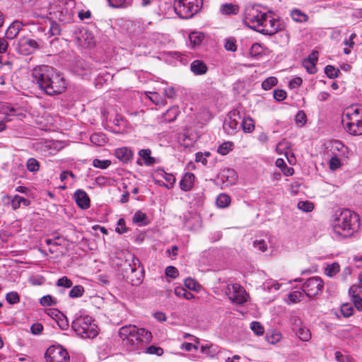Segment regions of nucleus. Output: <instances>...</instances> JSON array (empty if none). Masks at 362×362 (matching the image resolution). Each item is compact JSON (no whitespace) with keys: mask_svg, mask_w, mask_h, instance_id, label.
Returning a JSON list of instances; mask_svg holds the SVG:
<instances>
[{"mask_svg":"<svg viewBox=\"0 0 362 362\" xmlns=\"http://www.w3.org/2000/svg\"><path fill=\"white\" fill-rule=\"evenodd\" d=\"M253 247L261 252H265L267 250V244L263 239L254 240Z\"/></svg>","mask_w":362,"mask_h":362,"instance_id":"58","label":"nucleus"},{"mask_svg":"<svg viewBox=\"0 0 362 362\" xmlns=\"http://www.w3.org/2000/svg\"><path fill=\"white\" fill-rule=\"evenodd\" d=\"M118 334L122 346L129 352L141 353L152 339L151 332L134 325L121 327Z\"/></svg>","mask_w":362,"mask_h":362,"instance_id":"2","label":"nucleus"},{"mask_svg":"<svg viewBox=\"0 0 362 362\" xmlns=\"http://www.w3.org/2000/svg\"><path fill=\"white\" fill-rule=\"evenodd\" d=\"M62 148L59 141H45L40 144V149L45 155H54Z\"/></svg>","mask_w":362,"mask_h":362,"instance_id":"17","label":"nucleus"},{"mask_svg":"<svg viewBox=\"0 0 362 362\" xmlns=\"http://www.w3.org/2000/svg\"><path fill=\"white\" fill-rule=\"evenodd\" d=\"M6 300L9 304H16L19 302L20 297L17 292L11 291L6 294Z\"/></svg>","mask_w":362,"mask_h":362,"instance_id":"53","label":"nucleus"},{"mask_svg":"<svg viewBox=\"0 0 362 362\" xmlns=\"http://www.w3.org/2000/svg\"><path fill=\"white\" fill-rule=\"evenodd\" d=\"M210 156L209 152H205L204 153L202 152H198L195 156V161L197 163H202L204 165L207 164L206 158Z\"/></svg>","mask_w":362,"mask_h":362,"instance_id":"59","label":"nucleus"},{"mask_svg":"<svg viewBox=\"0 0 362 362\" xmlns=\"http://www.w3.org/2000/svg\"><path fill=\"white\" fill-rule=\"evenodd\" d=\"M293 329H296V334L298 337L303 341H308L311 339V333L309 329L305 327L301 326V321L300 319H295Z\"/></svg>","mask_w":362,"mask_h":362,"instance_id":"18","label":"nucleus"},{"mask_svg":"<svg viewBox=\"0 0 362 362\" xmlns=\"http://www.w3.org/2000/svg\"><path fill=\"white\" fill-rule=\"evenodd\" d=\"M74 197L76 204L81 209H87L90 207V199L85 191L77 189L74 192Z\"/></svg>","mask_w":362,"mask_h":362,"instance_id":"19","label":"nucleus"},{"mask_svg":"<svg viewBox=\"0 0 362 362\" xmlns=\"http://www.w3.org/2000/svg\"><path fill=\"white\" fill-rule=\"evenodd\" d=\"M40 303L42 306H49L55 304L56 301L54 298L48 295L42 297L40 300Z\"/></svg>","mask_w":362,"mask_h":362,"instance_id":"63","label":"nucleus"},{"mask_svg":"<svg viewBox=\"0 0 362 362\" xmlns=\"http://www.w3.org/2000/svg\"><path fill=\"white\" fill-rule=\"evenodd\" d=\"M165 275L171 279H175L178 276V270L173 266H168L165 269Z\"/></svg>","mask_w":362,"mask_h":362,"instance_id":"64","label":"nucleus"},{"mask_svg":"<svg viewBox=\"0 0 362 362\" xmlns=\"http://www.w3.org/2000/svg\"><path fill=\"white\" fill-rule=\"evenodd\" d=\"M203 0H175L174 10L181 18H189L202 8Z\"/></svg>","mask_w":362,"mask_h":362,"instance_id":"6","label":"nucleus"},{"mask_svg":"<svg viewBox=\"0 0 362 362\" xmlns=\"http://www.w3.org/2000/svg\"><path fill=\"white\" fill-rule=\"evenodd\" d=\"M46 362H69L68 351L62 346H49L45 354Z\"/></svg>","mask_w":362,"mask_h":362,"instance_id":"12","label":"nucleus"},{"mask_svg":"<svg viewBox=\"0 0 362 362\" xmlns=\"http://www.w3.org/2000/svg\"><path fill=\"white\" fill-rule=\"evenodd\" d=\"M76 37L82 46L91 47L95 44L92 33L87 30H81Z\"/></svg>","mask_w":362,"mask_h":362,"instance_id":"21","label":"nucleus"},{"mask_svg":"<svg viewBox=\"0 0 362 362\" xmlns=\"http://www.w3.org/2000/svg\"><path fill=\"white\" fill-rule=\"evenodd\" d=\"M23 25V24L19 21L13 22L6 31V38L11 40L14 39L19 33Z\"/></svg>","mask_w":362,"mask_h":362,"instance_id":"24","label":"nucleus"},{"mask_svg":"<svg viewBox=\"0 0 362 362\" xmlns=\"http://www.w3.org/2000/svg\"><path fill=\"white\" fill-rule=\"evenodd\" d=\"M179 112L180 110L177 106H172L163 114L164 121L168 122H172L175 121L179 115Z\"/></svg>","mask_w":362,"mask_h":362,"instance_id":"33","label":"nucleus"},{"mask_svg":"<svg viewBox=\"0 0 362 362\" xmlns=\"http://www.w3.org/2000/svg\"><path fill=\"white\" fill-rule=\"evenodd\" d=\"M220 11L223 15H235L239 12V6L233 4H224L221 6Z\"/></svg>","mask_w":362,"mask_h":362,"instance_id":"32","label":"nucleus"},{"mask_svg":"<svg viewBox=\"0 0 362 362\" xmlns=\"http://www.w3.org/2000/svg\"><path fill=\"white\" fill-rule=\"evenodd\" d=\"M126 264L128 268H125L124 272L128 281L133 286L140 284L143 281L144 272L139 258L131 255V259L126 260L124 266Z\"/></svg>","mask_w":362,"mask_h":362,"instance_id":"7","label":"nucleus"},{"mask_svg":"<svg viewBox=\"0 0 362 362\" xmlns=\"http://www.w3.org/2000/svg\"><path fill=\"white\" fill-rule=\"evenodd\" d=\"M341 158V157L332 156L329 161V169L332 170L339 169L342 165Z\"/></svg>","mask_w":362,"mask_h":362,"instance_id":"43","label":"nucleus"},{"mask_svg":"<svg viewBox=\"0 0 362 362\" xmlns=\"http://www.w3.org/2000/svg\"><path fill=\"white\" fill-rule=\"evenodd\" d=\"M110 6L117 8H126L132 6L134 0H107Z\"/></svg>","mask_w":362,"mask_h":362,"instance_id":"35","label":"nucleus"},{"mask_svg":"<svg viewBox=\"0 0 362 362\" xmlns=\"http://www.w3.org/2000/svg\"><path fill=\"white\" fill-rule=\"evenodd\" d=\"M84 288L81 285L74 286L69 291V296L72 298L81 297L84 293Z\"/></svg>","mask_w":362,"mask_h":362,"instance_id":"42","label":"nucleus"},{"mask_svg":"<svg viewBox=\"0 0 362 362\" xmlns=\"http://www.w3.org/2000/svg\"><path fill=\"white\" fill-rule=\"evenodd\" d=\"M243 119V111L238 108L231 110L225 119L223 128L228 135L235 134L240 129V120Z\"/></svg>","mask_w":362,"mask_h":362,"instance_id":"9","label":"nucleus"},{"mask_svg":"<svg viewBox=\"0 0 362 362\" xmlns=\"http://www.w3.org/2000/svg\"><path fill=\"white\" fill-rule=\"evenodd\" d=\"M163 179H165V180L167 182V183H165V185H163V187H165L168 189H171L173 187L175 180H176L175 177L173 174L166 173V175H165Z\"/></svg>","mask_w":362,"mask_h":362,"instance_id":"55","label":"nucleus"},{"mask_svg":"<svg viewBox=\"0 0 362 362\" xmlns=\"http://www.w3.org/2000/svg\"><path fill=\"white\" fill-rule=\"evenodd\" d=\"M30 200L19 195H15L11 200V206L13 210H16L21 205L24 206H28L30 205Z\"/></svg>","mask_w":362,"mask_h":362,"instance_id":"30","label":"nucleus"},{"mask_svg":"<svg viewBox=\"0 0 362 362\" xmlns=\"http://www.w3.org/2000/svg\"><path fill=\"white\" fill-rule=\"evenodd\" d=\"M111 165V161L110 160H100L98 158H95L93 160V165L95 168L100 169H107Z\"/></svg>","mask_w":362,"mask_h":362,"instance_id":"45","label":"nucleus"},{"mask_svg":"<svg viewBox=\"0 0 362 362\" xmlns=\"http://www.w3.org/2000/svg\"><path fill=\"white\" fill-rule=\"evenodd\" d=\"M204 38V35L201 32L194 31L189 35V44L192 47H195L202 43Z\"/></svg>","mask_w":362,"mask_h":362,"instance_id":"34","label":"nucleus"},{"mask_svg":"<svg viewBox=\"0 0 362 362\" xmlns=\"http://www.w3.org/2000/svg\"><path fill=\"white\" fill-rule=\"evenodd\" d=\"M298 208L305 212H310L314 209V205L309 201L299 202L298 203Z\"/></svg>","mask_w":362,"mask_h":362,"instance_id":"50","label":"nucleus"},{"mask_svg":"<svg viewBox=\"0 0 362 362\" xmlns=\"http://www.w3.org/2000/svg\"><path fill=\"white\" fill-rule=\"evenodd\" d=\"M221 180L227 182V185H233L237 180L236 173L233 169H224L221 173Z\"/></svg>","mask_w":362,"mask_h":362,"instance_id":"26","label":"nucleus"},{"mask_svg":"<svg viewBox=\"0 0 362 362\" xmlns=\"http://www.w3.org/2000/svg\"><path fill=\"white\" fill-rule=\"evenodd\" d=\"M335 359L338 362H354V359L351 356L348 355H344L340 351H336L334 353Z\"/></svg>","mask_w":362,"mask_h":362,"instance_id":"56","label":"nucleus"},{"mask_svg":"<svg viewBox=\"0 0 362 362\" xmlns=\"http://www.w3.org/2000/svg\"><path fill=\"white\" fill-rule=\"evenodd\" d=\"M115 156L123 163H128L132 158V151L127 147L118 148L115 150Z\"/></svg>","mask_w":362,"mask_h":362,"instance_id":"23","label":"nucleus"},{"mask_svg":"<svg viewBox=\"0 0 362 362\" xmlns=\"http://www.w3.org/2000/svg\"><path fill=\"white\" fill-rule=\"evenodd\" d=\"M264 49L263 47L259 43H254L250 49V54L252 57H256L263 53Z\"/></svg>","mask_w":362,"mask_h":362,"instance_id":"46","label":"nucleus"},{"mask_svg":"<svg viewBox=\"0 0 362 362\" xmlns=\"http://www.w3.org/2000/svg\"><path fill=\"white\" fill-rule=\"evenodd\" d=\"M71 328L76 335L83 339H94L98 334V327L93 319L83 312L75 315Z\"/></svg>","mask_w":362,"mask_h":362,"instance_id":"4","label":"nucleus"},{"mask_svg":"<svg viewBox=\"0 0 362 362\" xmlns=\"http://www.w3.org/2000/svg\"><path fill=\"white\" fill-rule=\"evenodd\" d=\"M224 47L227 51L235 52L237 49L235 40L234 38H228L225 40Z\"/></svg>","mask_w":362,"mask_h":362,"instance_id":"57","label":"nucleus"},{"mask_svg":"<svg viewBox=\"0 0 362 362\" xmlns=\"http://www.w3.org/2000/svg\"><path fill=\"white\" fill-rule=\"evenodd\" d=\"M72 281L66 276H63L58 279L57 285L60 287L71 288L72 286Z\"/></svg>","mask_w":362,"mask_h":362,"instance_id":"62","label":"nucleus"},{"mask_svg":"<svg viewBox=\"0 0 362 362\" xmlns=\"http://www.w3.org/2000/svg\"><path fill=\"white\" fill-rule=\"evenodd\" d=\"M230 203V197L224 193L219 194L216 199V204L219 208H226Z\"/></svg>","mask_w":362,"mask_h":362,"instance_id":"38","label":"nucleus"},{"mask_svg":"<svg viewBox=\"0 0 362 362\" xmlns=\"http://www.w3.org/2000/svg\"><path fill=\"white\" fill-rule=\"evenodd\" d=\"M325 73L327 77L329 78H336L338 77L339 74V70L336 69L334 66L331 65H327L325 68Z\"/></svg>","mask_w":362,"mask_h":362,"instance_id":"44","label":"nucleus"},{"mask_svg":"<svg viewBox=\"0 0 362 362\" xmlns=\"http://www.w3.org/2000/svg\"><path fill=\"white\" fill-rule=\"evenodd\" d=\"M195 176L192 173L187 172L184 174L180 182V187L184 192L192 190L194 186Z\"/></svg>","mask_w":362,"mask_h":362,"instance_id":"20","label":"nucleus"},{"mask_svg":"<svg viewBox=\"0 0 362 362\" xmlns=\"http://www.w3.org/2000/svg\"><path fill=\"white\" fill-rule=\"evenodd\" d=\"M40 163L35 158H29L27 161V168L30 172H37L39 170Z\"/></svg>","mask_w":362,"mask_h":362,"instance_id":"52","label":"nucleus"},{"mask_svg":"<svg viewBox=\"0 0 362 362\" xmlns=\"http://www.w3.org/2000/svg\"><path fill=\"white\" fill-rule=\"evenodd\" d=\"M241 127L244 132L251 133L255 129V121L249 116L245 117L243 112V119L240 120Z\"/></svg>","mask_w":362,"mask_h":362,"instance_id":"27","label":"nucleus"},{"mask_svg":"<svg viewBox=\"0 0 362 362\" xmlns=\"http://www.w3.org/2000/svg\"><path fill=\"white\" fill-rule=\"evenodd\" d=\"M90 141L97 145V146H103L106 143L105 136L103 134H93L90 137Z\"/></svg>","mask_w":362,"mask_h":362,"instance_id":"41","label":"nucleus"},{"mask_svg":"<svg viewBox=\"0 0 362 362\" xmlns=\"http://www.w3.org/2000/svg\"><path fill=\"white\" fill-rule=\"evenodd\" d=\"M290 15L292 20L297 23H305L308 20V16L298 8L291 10Z\"/></svg>","mask_w":362,"mask_h":362,"instance_id":"31","label":"nucleus"},{"mask_svg":"<svg viewBox=\"0 0 362 362\" xmlns=\"http://www.w3.org/2000/svg\"><path fill=\"white\" fill-rule=\"evenodd\" d=\"M279 28V21L274 18L272 13L267 12L258 32L271 35L278 32Z\"/></svg>","mask_w":362,"mask_h":362,"instance_id":"13","label":"nucleus"},{"mask_svg":"<svg viewBox=\"0 0 362 362\" xmlns=\"http://www.w3.org/2000/svg\"><path fill=\"white\" fill-rule=\"evenodd\" d=\"M45 242L47 246H52V247H59L62 245V239L59 237L47 238Z\"/></svg>","mask_w":362,"mask_h":362,"instance_id":"61","label":"nucleus"},{"mask_svg":"<svg viewBox=\"0 0 362 362\" xmlns=\"http://www.w3.org/2000/svg\"><path fill=\"white\" fill-rule=\"evenodd\" d=\"M115 231L119 234H123L128 231V228L126 226L125 221L124 218H121L118 220L117 226L115 228Z\"/></svg>","mask_w":362,"mask_h":362,"instance_id":"54","label":"nucleus"},{"mask_svg":"<svg viewBox=\"0 0 362 362\" xmlns=\"http://www.w3.org/2000/svg\"><path fill=\"white\" fill-rule=\"evenodd\" d=\"M37 47L38 45L35 40L28 37H22L18 41L17 49L20 54L28 55L32 54Z\"/></svg>","mask_w":362,"mask_h":362,"instance_id":"16","label":"nucleus"},{"mask_svg":"<svg viewBox=\"0 0 362 362\" xmlns=\"http://www.w3.org/2000/svg\"><path fill=\"white\" fill-rule=\"evenodd\" d=\"M303 66L310 74H315L317 72L316 63L304 59L303 61Z\"/></svg>","mask_w":362,"mask_h":362,"instance_id":"48","label":"nucleus"},{"mask_svg":"<svg viewBox=\"0 0 362 362\" xmlns=\"http://www.w3.org/2000/svg\"><path fill=\"white\" fill-rule=\"evenodd\" d=\"M233 144L230 141H226L218 146L217 152L223 156L227 155L230 151L233 150Z\"/></svg>","mask_w":362,"mask_h":362,"instance_id":"40","label":"nucleus"},{"mask_svg":"<svg viewBox=\"0 0 362 362\" xmlns=\"http://www.w3.org/2000/svg\"><path fill=\"white\" fill-rule=\"evenodd\" d=\"M281 335L279 332H274L267 334V340L269 344H274L281 340Z\"/></svg>","mask_w":362,"mask_h":362,"instance_id":"60","label":"nucleus"},{"mask_svg":"<svg viewBox=\"0 0 362 362\" xmlns=\"http://www.w3.org/2000/svg\"><path fill=\"white\" fill-rule=\"evenodd\" d=\"M324 286L323 281L318 276L310 277L303 284V292L308 297L318 295Z\"/></svg>","mask_w":362,"mask_h":362,"instance_id":"14","label":"nucleus"},{"mask_svg":"<svg viewBox=\"0 0 362 362\" xmlns=\"http://www.w3.org/2000/svg\"><path fill=\"white\" fill-rule=\"evenodd\" d=\"M148 354H154L156 356H161L163 354L162 348L156 346H150L147 348L144 347V349L141 351Z\"/></svg>","mask_w":362,"mask_h":362,"instance_id":"49","label":"nucleus"},{"mask_svg":"<svg viewBox=\"0 0 362 362\" xmlns=\"http://www.w3.org/2000/svg\"><path fill=\"white\" fill-rule=\"evenodd\" d=\"M278 83V79L274 76H270L267 78L262 83V88L264 90H271L274 86H275Z\"/></svg>","mask_w":362,"mask_h":362,"instance_id":"39","label":"nucleus"},{"mask_svg":"<svg viewBox=\"0 0 362 362\" xmlns=\"http://www.w3.org/2000/svg\"><path fill=\"white\" fill-rule=\"evenodd\" d=\"M266 13L267 12L262 11L258 6H247L245 11L244 22L251 29L258 32Z\"/></svg>","mask_w":362,"mask_h":362,"instance_id":"8","label":"nucleus"},{"mask_svg":"<svg viewBox=\"0 0 362 362\" xmlns=\"http://www.w3.org/2000/svg\"><path fill=\"white\" fill-rule=\"evenodd\" d=\"M191 71L196 76L205 74L208 71L206 64L202 60H194L190 64Z\"/></svg>","mask_w":362,"mask_h":362,"instance_id":"22","label":"nucleus"},{"mask_svg":"<svg viewBox=\"0 0 362 362\" xmlns=\"http://www.w3.org/2000/svg\"><path fill=\"white\" fill-rule=\"evenodd\" d=\"M360 226L357 214L349 209L336 214L332 223L333 233L336 236L348 237L356 232Z\"/></svg>","mask_w":362,"mask_h":362,"instance_id":"3","label":"nucleus"},{"mask_svg":"<svg viewBox=\"0 0 362 362\" xmlns=\"http://www.w3.org/2000/svg\"><path fill=\"white\" fill-rule=\"evenodd\" d=\"M354 309L351 303H345L341 306V313L345 317H349L353 315Z\"/></svg>","mask_w":362,"mask_h":362,"instance_id":"47","label":"nucleus"},{"mask_svg":"<svg viewBox=\"0 0 362 362\" xmlns=\"http://www.w3.org/2000/svg\"><path fill=\"white\" fill-rule=\"evenodd\" d=\"M331 156L348 158L350 156L349 148L339 140H332L327 146Z\"/></svg>","mask_w":362,"mask_h":362,"instance_id":"15","label":"nucleus"},{"mask_svg":"<svg viewBox=\"0 0 362 362\" xmlns=\"http://www.w3.org/2000/svg\"><path fill=\"white\" fill-rule=\"evenodd\" d=\"M139 155L146 166L152 165L156 163V159L151 156V151L148 148L141 149L139 151Z\"/></svg>","mask_w":362,"mask_h":362,"instance_id":"28","label":"nucleus"},{"mask_svg":"<svg viewBox=\"0 0 362 362\" xmlns=\"http://www.w3.org/2000/svg\"><path fill=\"white\" fill-rule=\"evenodd\" d=\"M346 131L354 136L362 134V107H350L342 117Z\"/></svg>","mask_w":362,"mask_h":362,"instance_id":"5","label":"nucleus"},{"mask_svg":"<svg viewBox=\"0 0 362 362\" xmlns=\"http://www.w3.org/2000/svg\"><path fill=\"white\" fill-rule=\"evenodd\" d=\"M32 79L50 95L62 93L66 87L64 78L53 67L47 65L35 66L32 71Z\"/></svg>","mask_w":362,"mask_h":362,"instance_id":"1","label":"nucleus"},{"mask_svg":"<svg viewBox=\"0 0 362 362\" xmlns=\"http://www.w3.org/2000/svg\"><path fill=\"white\" fill-rule=\"evenodd\" d=\"M58 8L54 11L56 18L62 23L71 21L74 12L75 2L73 0H59Z\"/></svg>","mask_w":362,"mask_h":362,"instance_id":"10","label":"nucleus"},{"mask_svg":"<svg viewBox=\"0 0 362 362\" xmlns=\"http://www.w3.org/2000/svg\"><path fill=\"white\" fill-rule=\"evenodd\" d=\"M340 270V266L337 262H334L331 264H327L325 269V274L332 277L335 276Z\"/></svg>","mask_w":362,"mask_h":362,"instance_id":"37","label":"nucleus"},{"mask_svg":"<svg viewBox=\"0 0 362 362\" xmlns=\"http://www.w3.org/2000/svg\"><path fill=\"white\" fill-rule=\"evenodd\" d=\"M201 352L206 356L213 358L219 352L218 347L211 343H205L200 346Z\"/></svg>","mask_w":362,"mask_h":362,"instance_id":"25","label":"nucleus"},{"mask_svg":"<svg viewBox=\"0 0 362 362\" xmlns=\"http://www.w3.org/2000/svg\"><path fill=\"white\" fill-rule=\"evenodd\" d=\"M132 221L139 226H144L148 224L149 221L146 214L141 211H137L134 214Z\"/></svg>","mask_w":362,"mask_h":362,"instance_id":"29","label":"nucleus"},{"mask_svg":"<svg viewBox=\"0 0 362 362\" xmlns=\"http://www.w3.org/2000/svg\"><path fill=\"white\" fill-rule=\"evenodd\" d=\"M250 328L254 333L258 336L262 335L264 332L263 326L259 322H252L250 323Z\"/></svg>","mask_w":362,"mask_h":362,"instance_id":"51","label":"nucleus"},{"mask_svg":"<svg viewBox=\"0 0 362 362\" xmlns=\"http://www.w3.org/2000/svg\"><path fill=\"white\" fill-rule=\"evenodd\" d=\"M304 295H305V293L303 292V289L302 291H293L288 294V298L289 302L296 303L302 300Z\"/></svg>","mask_w":362,"mask_h":362,"instance_id":"36","label":"nucleus"},{"mask_svg":"<svg viewBox=\"0 0 362 362\" xmlns=\"http://www.w3.org/2000/svg\"><path fill=\"white\" fill-rule=\"evenodd\" d=\"M223 291L233 303L243 304L247 301V295L245 289L238 284H226L223 286Z\"/></svg>","mask_w":362,"mask_h":362,"instance_id":"11","label":"nucleus"}]
</instances>
